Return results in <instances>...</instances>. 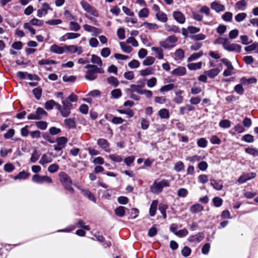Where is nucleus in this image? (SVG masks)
Here are the masks:
<instances>
[{
	"label": "nucleus",
	"mask_w": 258,
	"mask_h": 258,
	"mask_svg": "<svg viewBox=\"0 0 258 258\" xmlns=\"http://www.w3.org/2000/svg\"><path fill=\"white\" fill-rule=\"evenodd\" d=\"M62 106L59 104H57V109L59 111L61 116L66 117L69 116L73 107L72 104L68 100H61Z\"/></svg>",
	"instance_id": "1"
},
{
	"label": "nucleus",
	"mask_w": 258,
	"mask_h": 258,
	"mask_svg": "<svg viewBox=\"0 0 258 258\" xmlns=\"http://www.w3.org/2000/svg\"><path fill=\"white\" fill-rule=\"evenodd\" d=\"M58 176L60 181L64 186L65 188L73 193L74 190L72 186V181L70 177L64 172H60Z\"/></svg>",
	"instance_id": "2"
},
{
	"label": "nucleus",
	"mask_w": 258,
	"mask_h": 258,
	"mask_svg": "<svg viewBox=\"0 0 258 258\" xmlns=\"http://www.w3.org/2000/svg\"><path fill=\"white\" fill-rule=\"evenodd\" d=\"M170 184L168 180L163 179L160 181H155L151 186V191L154 194H159L162 191L165 187L169 186Z\"/></svg>",
	"instance_id": "3"
},
{
	"label": "nucleus",
	"mask_w": 258,
	"mask_h": 258,
	"mask_svg": "<svg viewBox=\"0 0 258 258\" xmlns=\"http://www.w3.org/2000/svg\"><path fill=\"white\" fill-rule=\"evenodd\" d=\"M32 181L38 184H42L44 182L48 183L52 182V180L50 177L47 175L41 176L39 174L34 175L32 177Z\"/></svg>",
	"instance_id": "4"
},
{
	"label": "nucleus",
	"mask_w": 258,
	"mask_h": 258,
	"mask_svg": "<svg viewBox=\"0 0 258 258\" xmlns=\"http://www.w3.org/2000/svg\"><path fill=\"white\" fill-rule=\"evenodd\" d=\"M81 5L83 8V9L87 12L88 13L95 16L98 17L99 13L98 11H97L93 7L91 6L89 3L85 1H81Z\"/></svg>",
	"instance_id": "5"
},
{
	"label": "nucleus",
	"mask_w": 258,
	"mask_h": 258,
	"mask_svg": "<svg viewBox=\"0 0 258 258\" xmlns=\"http://www.w3.org/2000/svg\"><path fill=\"white\" fill-rule=\"evenodd\" d=\"M224 49L228 51L239 53L241 50V46L236 43H230L228 40Z\"/></svg>",
	"instance_id": "6"
},
{
	"label": "nucleus",
	"mask_w": 258,
	"mask_h": 258,
	"mask_svg": "<svg viewBox=\"0 0 258 258\" xmlns=\"http://www.w3.org/2000/svg\"><path fill=\"white\" fill-rule=\"evenodd\" d=\"M177 41V38L175 36L172 35L167 37L165 40L160 42V44L164 48H168L171 44L174 43Z\"/></svg>",
	"instance_id": "7"
},
{
	"label": "nucleus",
	"mask_w": 258,
	"mask_h": 258,
	"mask_svg": "<svg viewBox=\"0 0 258 258\" xmlns=\"http://www.w3.org/2000/svg\"><path fill=\"white\" fill-rule=\"evenodd\" d=\"M48 10H52L50 7L47 3H43L42 5V8L37 11V15L38 17L41 18L43 16L46 15L48 13Z\"/></svg>",
	"instance_id": "8"
},
{
	"label": "nucleus",
	"mask_w": 258,
	"mask_h": 258,
	"mask_svg": "<svg viewBox=\"0 0 258 258\" xmlns=\"http://www.w3.org/2000/svg\"><path fill=\"white\" fill-rule=\"evenodd\" d=\"M256 174L254 173H248L241 175L238 179V182L239 183H243L248 180L254 178Z\"/></svg>",
	"instance_id": "9"
},
{
	"label": "nucleus",
	"mask_w": 258,
	"mask_h": 258,
	"mask_svg": "<svg viewBox=\"0 0 258 258\" xmlns=\"http://www.w3.org/2000/svg\"><path fill=\"white\" fill-rule=\"evenodd\" d=\"M173 16L174 19L179 24H183L185 21V18L184 14L179 11L173 12Z\"/></svg>",
	"instance_id": "10"
},
{
	"label": "nucleus",
	"mask_w": 258,
	"mask_h": 258,
	"mask_svg": "<svg viewBox=\"0 0 258 258\" xmlns=\"http://www.w3.org/2000/svg\"><path fill=\"white\" fill-rule=\"evenodd\" d=\"M88 69V70L86 72L85 75V78L90 81H93L96 79L97 75L96 74L94 68H89Z\"/></svg>",
	"instance_id": "11"
},
{
	"label": "nucleus",
	"mask_w": 258,
	"mask_h": 258,
	"mask_svg": "<svg viewBox=\"0 0 258 258\" xmlns=\"http://www.w3.org/2000/svg\"><path fill=\"white\" fill-rule=\"evenodd\" d=\"M83 28L86 31L93 33V35L95 36L101 32L99 29L87 24H85Z\"/></svg>",
	"instance_id": "12"
},
{
	"label": "nucleus",
	"mask_w": 258,
	"mask_h": 258,
	"mask_svg": "<svg viewBox=\"0 0 258 258\" xmlns=\"http://www.w3.org/2000/svg\"><path fill=\"white\" fill-rule=\"evenodd\" d=\"M98 145L104 151L109 152L110 150L109 149V143L104 139H99L97 141Z\"/></svg>",
	"instance_id": "13"
},
{
	"label": "nucleus",
	"mask_w": 258,
	"mask_h": 258,
	"mask_svg": "<svg viewBox=\"0 0 258 258\" xmlns=\"http://www.w3.org/2000/svg\"><path fill=\"white\" fill-rule=\"evenodd\" d=\"M186 73V70L184 67H179L174 69L172 72L171 74L173 75L177 76H181L184 75Z\"/></svg>",
	"instance_id": "14"
},
{
	"label": "nucleus",
	"mask_w": 258,
	"mask_h": 258,
	"mask_svg": "<svg viewBox=\"0 0 258 258\" xmlns=\"http://www.w3.org/2000/svg\"><path fill=\"white\" fill-rule=\"evenodd\" d=\"M220 72V70L218 68H215L205 71L204 74L208 77L212 79L217 76Z\"/></svg>",
	"instance_id": "15"
},
{
	"label": "nucleus",
	"mask_w": 258,
	"mask_h": 258,
	"mask_svg": "<svg viewBox=\"0 0 258 258\" xmlns=\"http://www.w3.org/2000/svg\"><path fill=\"white\" fill-rule=\"evenodd\" d=\"M211 7L217 12H223L225 9L224 5L216 2H213L211 5Z\"/></svg>",
	"instance_id": "16"
},
{
	"label": "nucleus",
	"mask_w": 258,
	"mask_h": 258,
	"mask_svg": "<svg viewBox=\"0 0 258 258\" xmlns=\"http://www.w3.org/2000/svg\"><path fill=\"white\" fill-rule=\"evenodd\" d=\"M244 50L246 52L253 51L255 53H258V42H255L246 46L244 48Z\"/></svg>",
	"instance_id": "17"
},
{
	"label": "nucleus",
	"mask_w": 258,
	"mask_h": 258,
	"mask_svg": "<svg viewBox=\"0 0 258 258\" xmlns=\"http://www.w3.org/2000/svg\"><path fill=\"white\" fill-rule=\"evenodd\" d=\"M142 91L143 90H142L137 84H132L130 85V88L126 89V92L128 93H132L136 92L139 94H141Z\"/></svg>",
	"instance_id": "18"
},
{
	"label": "nucleus",
	"mask_w": 258,
	"mask_h": 258,
	"mask_svg": "<svg viewBox=\"0 0 258 258\" xmlns=\"http://www.w3.org/2000/svg\"><path fill=\"white\" fill-rule=\"evenodd\" d=\"M204 210V207L199 204H196L190 207L189 211L192 214H196Z\"/></svg>",
	"instance_id": "19"
},
{
	"label": "nucleus",
	"mask_w": 258,
	"mask_h": 258,
	"mask_svg": "<svg viewBox=\"0 0 258 258\" xmlns=\"http://www.w3.org/2000/svg\"><path fill=\"white\" fill-rule=\"evenodd\" d=\"M211 185L216 190H220L223 188V183L222 180L216 181L214 179H211Z\"/></svg>",
	"instance_id": "20"
},
{
	"label": "nucleus",
	"mask_w": 258,
	"mask_h": 258,
	"mask_svg": "<svg viewBox=\"0 0 258 258\" xmlns=\"http://www.w3.org/2000/svg\"><path fill=\"white\" fill-rule=\"evenodd\" d=\"M257 80L255 78H250L247 79L245 77H242L240 79V82L243 85H248L250 84L255 83Z\"/></svg>",
	"instance_id": "21"
},
{
	"label": "nucleus",
	"mask_w": 258,
	"mask_h": 258,
	"mask_svg": "<svg viewBox=\"0 0 258 258\" xmlns=\"http://www.w3.org/2000/svg\"><path fill=\"white\" fill-rule=\"evenodd\" d=\"M165 29L168 32H172L174 33H179L180 30L178 27L174 25H170L165 24L164 25Z\"/></svg>",
	"instance_id": "22"
},
{
	"label": "nucleus",
	"mask_w": 258,
	"mask_h": 258,
	"mask_svg": "<svg viewBox=\"0 0 258 258\" xmlns=\"http://www.w3.org/2000/svg\"><path fill=\"white\" fill-rule=\"evenodd\" d=\"M228 39L226 38L219 37L215 40L214 41V44H222L223 45V48H224Z\"/></svg>",
	"instance_id": "23"
},
{
	"label": "nucleus",
	"mask_w": 258,
	"mask_h": 258,
	"mask_svg": "<svg viewBox=\"0 0 258 258\" xmlns=\"http://www.w3.org/2000/svg\"><path fill=\"white\" fill-rule=\"evenodd\" d=\"M152 51L156 53L157 57L158 59H161L163 58L164 54L163 51L160 47H152L151 48Z\"/></svg>",
	"instance_id": "24"
},
{
	"label": "nucleus",
	"mask_w": 258,
	"mask_h": 258,
	"mask_svg": "<svg viewBox=\"0 0 258 258\" xmlns=\"http://www.w3.org/2000/svg\"><path fill=\"white\" fill-rule=\"evenodd\" d=\"M157 205H158V201L157 200H154L152 202V203L151 205L150 211H149L150 215L151 216H154L155 215L156 210H157Z\"/></svg>",
	"instance_id": "25"
},
{
	"label": "nucleus",
	"mask_w": 258,
	"mask_h": 258,
	"mask_svg": "<svg viewBox=\"0 0 258 258\" xmlns=\"http://www.w3.org/2000/svg\"><path fill=\"white\" fill-rule=\"evenodd\" d=\"M57 104H59V103L55 102L53 100H50L45 103V108L47 110H51L54 106H55L57 109Z\"/></svg>",
	"instance_id": "26"
},
{
	"label": "nucleus",
	"mask_w": 258,
	"mask_h": 258,
	"mask_svg": "<svg viewBox=\"0 0 258 258\" xmlns=\"http://www.w3.org/2000/svg\"><path fill=\"white\" fill-rule=\"evenodd\" d=\"M157 19L162 22H165L167 21V16L166 14L163 12H158L156 15Z\"/></svg>",
	"instance_id": "27"
},
{
	"label": "nucleus",
	"mask_w": 258,
	"mask_h": 258,
	"mask_svg": "<svg viewBox=\"0 0 258 258\" xmlns=\"http://www.w3.org/2000/svg\"><path fill=\"white\" fill-rule=\"evenodd\" d=\"M125 208L122 206H119L116 208L114 210L115 215L119 217H122L125 215Z\"/></svg>",
	"instance_id": "28"
},
{
	"label": "nucleus",
	"mask_w": 258,
	"mask_h": 258,
	"mask_svg": "<svg viewBox=\"0 0 258 258\" xmlns=\"http://www.w3.org/2000/svg\"><path fill=\"white\" fill-rule=\"evenodd\" d=\"M158 115L161 118L167 119L169 117V112L167 109L163 108L159 111Z\"/></svg>",
	"instance_id": "29"
},
{
	"label": "nucleus",
	"mask_w": 258,
	"mask_h": 258,
	"mask_svg": "<svg viewBox=\"0 0 258 258\" xmlns=\"http://www.w3.org/2000/svg\"><path fill=\"white\" fill-rule=\"evenodd\" d=\"M70 52L74 53H77L78 54H81L83 51L82 47H77L76 45H70Z\"/></svg>",
	"instance_id": "30"
},
{
	"label": "nucleus",
	"mask_w": 258,
	"mask_h": 258,
	"mask_svg": "<svg viewBox=\"0 0 258 258\" xmlns=\"http://www.w3.org/2000/svg\"><path fill=\"white\" fill-rule=\"evenodd\" d=\"M119 45L122 50L125 53H130L133 50L132 47L126 45L123 42H120Z\"/></svg>",
	"instance_id": "31"
},
{
	"label": "nucleus",
	"mask_w": 258,
	"mask_h": 258,
	"mask_svg": "<svg viewBox=\"0 0 258 258\" xmlns=\"http://www.w3.org/2000/svg\"><path fill=\"white\" fill-rule=\"evenodd\" d=\"M204 234L203 233H199L195 236H190L189 240L191 241L200 242L204 238Z\"/></svg>",
	"instance_id": "32"
},
{
	"label": "nucleus",
	"mask_w": 258,
	"mask_h": 258,
	"mask_svg": "<svg viewBox=\"0 0 258 258\" xmlns=\"http://www.w3.org/2000/svg\"><path fill=\"white\" fill-rule=\"evenodd\" d=\"M202 62L197 63H190L187 64V67L190 70H197L200 69L202 67Z\"/></svg>",
	"instance_id": "33"
},
{
	"label": "nucleus",
	"mask_w": 258,
	"mask_h": 258,
	"mask_svg": "<svg viewBox=\"0 0 258 258\" xmlns=\"http://www.w3.org/2000/svg\"><path fill=\"white\" fill-rule=\"evenodd\" d=\"M50 51L52 52L57 54H62L63 49L62 47L59 46L57 45L54 44L50 47Z\"/></svg>",
	"instance_id": "34"
},
{
	"label": "nucleus",
	"mask_w": 258,
	"mask_h": 258,
	"mask_svg": "<svg viewBox=\"0 0 258 258\" xmlns=\"http://www.w3.org/2000/svg\"><path fill=\"white\" fill-rule=\"evenodd\" d=\"M29 175H30L29 173H27L24 171H22L20 172L17 175L15 176L14 177V179L15 180L25 179L27 178Z\"/></svg>",
	"instance_id": "35"
},
{
	"label": "nucleus",
	"mask_w": 258,
	"mask_h": 258,
	"mask_svg": "<svg viewBox=\"0 0 258 258\" xmlns=\"http://www.w3.org/2000/svg\"><path fill=\"white\" fill-rule=\"evenodd\" d=\"M51 161L52 159L50 157L48 156L46 154H43L39 161V163L41 165H44Z\"/></svg>",
	"instance_id": "36"
},
{
	"label": "nucleus",
	"mask_w": 258,
	"mask_h": 258,
	"mask_svg": "<svg viewBox=\"0 0 258 258\" xmlns=\"http://www.w3.org/2000/svg\"><path fill=\"white\" fill-rule=\"evenodd\" d=\"M91 62L93 63L98 64L100 67L102 66V61L100 57L95 54L92 55Z\"/></svg>",
	"instance_id": "37"
},
{
	"label": "nucleus",
	"mask_w": 258,
	"mask_h": 258,
	"mask_svg": "<svg viewBox=\"0 0 258 258\" xmlns=\"http://www.w3.org/2000/svg\"><path fill=\"white\" fill-rule=\"evenodd\" d=\"M107 81L109 84L113 86L114 87H117L119 84V82L117 78L113 76L108 77L107 79Z\"/></svg>",
	"instance_id": "38"
},
{
	"label": "nucleus",
	"mask_w": 258,
	"mask_h": 258,
	"mask_svg": "<svg viewBox=\"0 0 258 258\" xmlns=\"http://www.w3.org/2000/svg\"><path fill=\"white\" fill-rule=\"evenodd\" d=\"M202 91V89L201 87L199 85H197L196 83H195L191 88V93L194 95L198 94L201 93Z\"/></svg>",
	"instance_id": "39"
},
{
	"label": "nucleus",
	"mask_w": 258,
	"mask_h": 258,
	"mask_svg": "<svg viewBox=\"0 0 258 258\" xmlns=\"http://www.w3.org/2000/svg\"><path fill=\"white\" fill-rule=\"evenodd\" d=\"M56 141V143L58 144L59 146L63 148L68 142V140L66 137H61L58 138Z\"/></svg>",
	"instance_id": "40"
},
{
	"label": "nucleus",
	"mask_w": 258,
	"mask_h": 258,
	"mask_svg": "<svg viewBox=\"0 0 258 258\" xmlns=\"http://www.w3.org/2000/svg\"><path fill=\"white\" fill-rule=\"evenodd\" d=\"M155 60V58L154 57L149 56L145 58L143 64L146 66H150L154 63Z\"/></svg>",
	"instance_id": "41"
},
{
	"label": "nucleus",
	"mask_w": 258,
	"mask_h": 258,
	"mask_svg": "<svg viewBox=\"0 0 258 258\" xmlns=\"http://www.w3.org/2000/svg\"><path fill=\"white\" fill-rule=\"evenodd\" d=\"M154 69L153 68H148L145 70H142L140 71V74L142 76H146L151 74H153Z\"/></svg>",
	"instance_id": "42"
},
{
	"label": "nucleus",
	"mask_w": 258,
	"mask_h": 258,
	"mask_svg": "<svg viewBox=\"0 0 258 258\" xmlns=\"http://www.w3.org/2000/svg\"><path fill=\"white\" fill-rule=\"evenodd\" d=\"M203 54V52L202 51H200L198 53H193L192 55H191L188 58H187V61H191L193 60H195L198 58L202 56Z\"/></svg>",
	"instance_id": "43"
},
{
	"label": "nucleus",
	"mask_w": 258,
	"mask_h": 258,
	"mask_svg": "<svg viewBox=\"0 0 258 258\" xmlns=\"http://www.w3.org/2000/svg\"><path fill=\"white\" fill-rule=\"evenodd\" d=\"M40 155L39 153L36 150H35L32 154L30 161L32 163L36 162L39 159Z\"/></svg>",
	"instance_id": "44"
},
{
	"label": "nucleus",
	"mask_w": 258,
	"mask_h": 258,
	"mask_svg": "<svg viewBox=\"0 0 258 258\" xmlns=\"http://www.w3.org/2000/svg\"><path fill=\"white\" fill-rule=\"evenodd\" d=\"M121 91L119 89H114L111 92L112 97L114 99H117L121 97Z\"/></svg>",
	"instance_id": "45"
},
{
	"label": "nucleus",
	"mask_w": 258,
	"mask_h": 258,
	"mask_svg": "<svg viewBox=\"0 0 258 258\" xmlns=\"http://www.w3.org/2000/svg\"><path fill=\"white\" fill-rule=\"evenodd\" d=\"M28 23H30V25H34L37 26H41L43 23V21L36 18H34L30 21Z\"/></svg>",
	"instance_id": "46"
},
{
	"label": "nucleus",
	"mask_w": 258,
	"mask_h": 258,
	"mask_svg": "<svg viewBox=\"0 0 258 258\" xmlns=\"http://www.w3.org/2000/svg\"><path fill=\"white\" fill-rule=\"evenodd\" d=\"M168 208V206L165 204H160L159 207V210L162 214L164 219L166 218V210Z\"/></svg>",
	"instance_id": "47"
},
{
	"label": "nucleus",
	"mask_w": 258,
	"mask_h": 258,
	"mask_svg": "<svg viewBox=\"0 0 258 258\" xmlns=\"http://www.w3.org/2000/svg\"><path fill=\"white\" fill-rule=\"evenodd\" d=\"M64 124L66 125L70 128H73L75 126V122L72 118H67L64 120Z\"/></svg>",
	"instance_id": "48"
},
{
	"label": "nucleus",
	"mask_w": 258,
	"mask_h": 258,
	"mask_svg": "<svg viewBox=\"0 0 258 258\" xmlns=\"http://www.w3.org/2000/svg\"><path fill=\"white\" fill-rule=\"evenodd\" d=\"M231 122L228 119L222 120L219 122V126L222 128H229Z\"/></svg>",
	"instance_id": "49"
},
{
	"label": "nucleus",
	"mask_w": 258,
	"mask_h": 258,
	"mask_svg": "<svg viewBox=\"0 0 258 258\" xmlns=\"http://www.w3.org/2000/svg\"><path fill=\"white\" fill-rule=\"evenodd\" d=\"M184 56V52L182 49H179L175 52V56L177 59H182Z\"/></svg>",
	"instance_id": "50"
},
{
	"label": "nucleus",
	"mask_w": 258,
	"mask_h": 258,
	"mask_svg": "<svg viewBox=\"0 0 258 258\" xmlns=\"http://www.w3.org/2000/svg\"><path fill=\"white\" fill-rule=\"evenodd\" d=\"M83 195L90 200L95 202V198L94 195L89 190H82Z\"/></svg>",
	"instance_id": "51"
},
{
	"label": "nucleus",
	"mask_w": 258,
	"mask_h": 258,
	"mask_svg": "<svg viewBox=\"0 0 258 258\" xmlns=\"http://www.w3.org/2000/svg\"><path fill=\"white\" fill-rule=\"evenodd\" d=\"M80 26L75 22H71L70 23V29L72 31H77L80 29Z\"/></svg>",
	"instance_id": "52"
},
{
	"label": "nucleus",
	"mask_w": 258,
	"mask_h": 258,
	"mask_svg": "<svg viewBox=\"0 0 258 258\" xmlns=\"http://www.w3.org/2000/svg\"><path fill=\"white\" fill-rule=\"evenodd\" d=\"M36 113L37 116L40 117V119L43 116H46L47 114V112L42 108L41 107H38L37 109Z\"/></svg>",
	"instance_id": "53"
},
{
	"label": "nucleus",
	"mask_w": 258,
	"mask_h": 258,
	"mask_svg": "<svg viewBox=\"0 0 258 258\" xmlns=\"http://www.w3.org/2000/svg\"><path fill=\"white\" fill-rule=\"evenodd\" d=\"M184 167L183 163L181 161H178L175 163L174 169L176 171L179 172L183 169Z\"/></svg>",
	"instance_id": "54"
},
{
	"label": "nucleus",
	"mask_w": 258,
	"mask_h": 258,
	"mask_svg": "<svg viewBox=\"0 0 258 258\" xmlns=\"http://www.w3.org/2000/svg\"><path fill=\"white\" fill-rule=\"evenodd\" d=\"M140 62L136 60L133 59L128 63V66L131 69H136L140 66Z\"/></svg>",
	"instance_id": "55"
},
{
	"label": "nucleus",
	"mask_w": 258,
	"mask_h": 258,
	"mask_svg": "<svg viewBox=\"0 0 258 258\" xmlns=\"http://www.w3.org/2000/svg\"><path fill=\"white\" fill-rule=\"evenodd\" d=\"M142 25L149 30H154L158 28V26L156 24L153 23L144 22Z\"/></svg>",
	"instance_id": "56"
},
{
	"label": "nucleus",
	"mask_w": 258,
	"mask_h": 258,
	"mask_svg": "<svg viewBox=\"0 0 258 258\" xmlns=\"http://www.w3.org/2000/svg\"><path fill=\"white\" fill-rule=\"evenodd\" d=\"M174 87V85L173 84H169L162 87L160 89V91L161 92L168 91L173 89Z\"/></svg>",
	"instance_id": "57"
},
{
	"label": "nucleus",
	"mask_w": 258,
	"mask_h": 258,
	"mask_svg": "<svg viewBox=\"0 0 258 258\" xmlns=\"http://www.w3.org/2000/svg\"><path fill=\"white\" fill-rule=\"evenodd\" d=\"M117 111L121 113V114H126L129 117H132L134 115V112L132 110H122V109H118Z\"/></svg>",
	"instance_id": "58"
},
{
	"label": "nucleus",
	"mask_w": 258,
	"mask_h": 258,
	"mask_svg": "<svg viewBox=\"0 0 258 258\" xmlns=\"http://www.w3.org/2000/svg\"><path fill=\"white\" fill-rule=\"evenodd\" d=\"M126 42L128 44H131L134 47H137L138 46V41L133 37H128L126 39Z\"/></svg>",
	"instance_id": "59"
},
{
	"label": "nucleus",
	"mask_w": 258,
	"mask_h": 258,
	"mask_svg": "<svg viewBox=\"0 0 258 258\" xmlns=\"http://www.w3.org/2000/svg\"><path fill=\"white\" fill-rule=\"evenodd\" d=\"M59 169V166L57 164H53L48 167V171L52 173L57 171Z\"/></svg>",
	"instance_id": "60"
},
{
	"label": "nucleus",
	"mask_w": 258,
	"mask_h": 258,
	"mask_svg": "<svg viewBox=\"0 0 258 258\" xmlns=\"http://www.w3.org/2000/svg\"><path fill=\"white\" fill-rule=\"evenodd\" d=\"M206 37V35L202 33L192 35L190 37L191 39L197 41L204 40Z\"/></svg>",
	"instance_id": "61"
},
{
	"label": "nucleus",
	"mask_w": 258,
	"mask_h": 258,
	"mask_svg": "<svg viewBox=\"0 0 258 258\" xmlns=\"http://www.w3.org/2000/svg\"><path fill=\"white\" fill-rule=\"evenodd\" d=\"M187 194V190L184 188H179L177 191V195L180 197H185Z\"/></svg>",
	"instance_id": "62"
},
{
	"label": "nucleus",
	"mask_w": 258,
	"mask_h": 258,
	"mask_svg": "<svg viewBox=\"0 0 258 258\" xmlns=\"http://www.w3.org/2000/svg\"><path fill=\"white\" fill-rule=\"evenodd\" d=\"M245 151L247 154L253 156H257L258 155V151L254 148H247L245 149Z\"/></svg>",
	"instance_id": "63"
},
{
	"label": "nucleus",
	"mask_w": 258,
	"mask_h": 258,
	"mask_svg": "<svg viewBox=\"0 0 258 258\" xmlns=\"http://www.w3.org/2000/svg\"><path fill=\"white\" fill-rule=\"evenodd\" d=\"M157 83V79L155 77H152V78L148 80L147 81V86L149 88H152L154 87Z\"/></svg>",
	"instance_id": "64"
}]
</instances>
